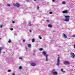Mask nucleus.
<instances>
[{
    "instance_id": "f257e3e1",
    "label": "nucleus",
    "mask_w": 75,
    "mask_h": 75,
    "mask_svg": "<svg viewBox=\"0 0 75 75\" xmlns=\"http://www.w3.org/2000/svg\"><path fill=\"white\" fill-rule=\"evenodd\" d=\"M42 54L44 56H45L46 57V61H48V54H47L46 52L45 51H44L43 52H42Z\"/></svg>"
},
{
    "instance_id": "f03ea898",
    "label": "nucleus",
    "mask_w": 75,
    "mask_h": 75,
    "mask_svg": "<svg viewBox=\"0 0 75 75\" xmlns=\"http://www.w3.org/2000/svg\"><path fill=\"white\" fill-rule=\"evenodd\" d=\"M66 18L64 20V21H66L67 22L68 21H69V18L70 17V16H64Z\"/></svg>"
},
{
    "instance_id": "7ed1b4c3",
    "label": "nucleus",
    "mask_w": 75,
    "mask_h": 75,
    "mask_svg": "<svg viewBox=\"0 0 75 75\" xmlns=\"http://www.w3.org/2000/svg\"><path fill=\"white\" fill-rule=\"evenodd\" d=\"M58 58L57 59V65L58 67L59 66V63H60V60H59V55L58 56Z\"/></svg>"
},
{
    "instance_id": "20e7f679",
    "label": "nucleus",
    "mask_w": 75,
    "mask_h": 75,
    "mask_svg": "<svg viewBox=\"0 0 75 75\" xmlns=\"http://www.w3.org/2000/svg\"><path fill=\"white\" fill-rule=\"evenodd\" d=\"M13 5L15 7H18L19 6H20V4H19L18 3H16V4H15V3H13Z\"/></svg>"
},
{
    "instance_id": "39448f33",
    "label": "nucleus",
    "mask_w": 75,
    "mask_h": 75,
    "mask_svg": "<svg viewBox=\"0 0 75 75\" xmlns=\"http://www.w3.org/2000/svg\"><path fill=\"white\" fill-rule=\"evenodd\" d=\"M55 71V69H53L52 71V73L53 74V75H57L58 73L57 71Z\"/></svg>"
},
{
    "instance_id": "423d86ee",
    "label": "nucleus",
    "mask_w": 75,
    "mask_h": 75,
    "mask_svg": "<svg viewBox=\"0 0 75 75\" xmlns=\"http://www.w3.org/2000/svg\"><path fill=\"white\" fill-rule=\"evenodd\" d=\"M64 65H69L70 63L68 61H65L64 62Z\"/></svg>"
},
{
    "instance_id": "0eeeda50",
    "label": "nucleus",
    "mask_w": 75,
    "mask_h": 75,
    "mask_svg": "<svg viewBox=\"0 0 75 75\" xmlns=\"http://www.w3.org/2000/svg\"><path fill=\"white\" fill-rule=\"evenodd\" d=\"M30 65L32 67H35L36 65V63H30Z\"/></svg>"
},
{
    "instance_id": "6e6552de",
    "label": "nucleus",
    "mask_w": 75,
    "mask_h": 75,
    "mask_svg": "<svg viewBox=\"0 0 75 75\" xmlns=\"http://www.w3.org/2000/svg\"><path fill=\"white\" fill-rule=\"evenodd\" d=\"M71 55L72 56V58H75V54L73 53H71Z\"/></svg>"
},
{
    "instance_id": "1a4fd4ad",
    "label": "nucleus",
    "mask_w": 75,
    "mask_h": 75,
    "mask_svg": "<svg viewBox=\"0 0 75 75\" xmlns=\"http://www.w3.org/2000/svg\"><path fill=\"white\" fill-rule=\"evenodd\" d=\"M68 12V10H64V11H63L62 12L63 13V14H65L66 13H67Z\"/></svg>"
},
{
    "instance_id": "9d476101",
    "label": "nucleus",
    "mask_w": 75,
    "mask_h": 75,
    "mask_svg": "<svg viewBox=\"0 0 75 75\" xmlns=\"http://www.w3.org/2000/svg\"><path fill=\"white\" fill-rule=\"evenodd\" d=\"M28 25L29 27H31V26L32 25V24H31V22H29Z\"/></svg>"
},
{
    "instance_id": "9b49d317",
    "label": "nucleus",
    "mask_w": 75,
    "mask_h": 75,
    "mask_svg": "<svg viewBox=\"0 0 75 75\" xmlns=\"http://www.w3.org/2000/svg\"><path fill=\"white\" fill-rule=\"evenodd\" d=\"M63 36L65 38H67V36L66 35H65V34L63 33Z\"/></svg>"
},
{
    "instance_id": "f8f14e48",
    "label": "nucleus",
    "mask_w": 75,
    "mask_h": 75,
    "mask_svg": "<svg viewBox=\"0 0 75 75\" xmlns=\"http://www.w3.org/2000/svg\"><path fill=\"white\" fill-rule=\"evenodd\" d=\"M48 27H50V28H51L52 27V25H51L50 24H49L48 25Z\"/></svg>"
},
{
    "instance_id": "ddd939ff",
    "label": "nucleus",
    "mask_w": 75,
    "mask_h": 75,
    "mask_svg": "<svg viewBox=\"0 0 75 75\" xmlns=\"http://www.w3.org/2000/svg\"><path fill=\"white\" fill-rule=\"evenodd\" d=\"M31 46V45L30 44H28V47L29 48H30V47Z\"/></svg>"
},
{
    "instance_id": "4468645a",
    "label": "nucleus",
    "mask_w": 75,
    "mask_h": 75,
    "mask_svg": "<svg viewBox=\"0 0 75 75\" xmlns=\"http://www.w3.org/2000/svg\"><path fill=\"white\" fill-rule=\"evenodd\" d=\"M32 42H34L35 41V39H34L33 38V39L32 40Z\"/></svg>"
},
{
    "instance_id": "2eb2a0df",
    "label": "nucleus",
    "mask_w": 75,
    "mask_h": 75,
    "mask_svg": "<svg viewBox=\"0 0 75 75\" xmlns=\"http://www.w3.org/2000/svg\"><path fill=\"white\" fill-rule=\"evenodd\" d=\"M19 69L21 70L22 69V67L21 66H19Z\"/></svg>"
},
{
    "instance_id": "dca6fc26",
    "label": "nucleus",
    "mask_w": 75,
    "mask_h": 75,
    "mask_svg": "<svg viewBox=\"0 0 75 75\" xmlns=\"http://www.w3.org/2000/svg\"><path fill=\"white\" fill-rule=\"evenodd\" d=\"M66 4V3L65 2V1H63L62 2V4Z\"/></svg>"
},
{
    "instance_id": "f3484780",
    "label": "nucleus",
    "mask_w": 75,
    "mask_h": 75,
    "mask_svg": "<svg viewBox=\"0 0 75 75\" xmlns=\"http://www.w3.org/2000/svg\"><path fill=\"white\" fill-rule=\"evenodd\" d=\"M2 50V48H0V54H1V50Z\"/></svg>"
},
{
    "instance_id": "a211bd4d",
    "label": "nucleus",
    "mask_w": 75,
    "mask_h": 75,
    "mask_svg": "<svg viewBox=\"0 0 75 75\" xmlns=\"http://www.w3.org/2000/svg\"><path fill=\"white\" fill-rule=\"evenodd\" d=\"M61 71L62 72H64H64H65V71H63V69H61Z\"/></svg>"
},
{
    "instance_id": "6ab92c4d",
    "label": "nucleus",
    "mask_w": 75,
    "mask_h": 75,
    "mask_svg": "<svg viewBox=\"0 0 75 75\" xmlns=\"http://www.w3.org/2000/svg\"><path fill=\"white\" fill-rule=\"evenodd\" d=\"M43 49L42 48H40L39 49L40 51H42Z\"/></svg>"
},
{
    "instance_id": "aec40b11",
    "label": "nucleus",
    "mask_w": 75,
    "mask_h": 75,
    "mask_svg": "<svg viewBox=\"0 0 75 75\" xmlns=\"http://www.w3.org/2000/svg\"><path fill=\"white\" fill-rule=\"evenodd\" d=\"M46 22H47V23H49V22H50V20H47Z\"/></svg>"
},
{
    "instance_id": "412c9836",
    "label": "nucleus",
    "mask_w": 75,
    "mask_h": 75,
    "mask_svg": "<svg viewBox=\"0 0 75 75\" xmlns=\"http://www.w3.org/2000/svg\"><path fill=\"white\" fill-rule=\"evenodd\" d=\"M8 42H9V43H10V42H11V40L9 39V40L8 41Z\"/></svg>"
},
{
    "instance_id": "4be33fe9",
    "label": "nucleus",
    "mask_w": 75,
    "mask_h": 75,
    "mask_svg": "<svg viewBox=\"0 0 75 75\" xmlns=\"http://www.w3.org/2000/svg\"><path fill=\"white\" fill-rule=\"evenodd\" d=\"M7 71H8V72H11V70H8Z\"/></svg>"
},
{
    "instance_id": "5701e85b",
    "label": "nucleus",
    "mask_w": 75,
    "mask_h": 75,
    "mask_svg": "<svg viewBox=\"0 0 75 75\" xmlns=\"http://www.w3.org/2000/svg\"><path fill=\"white\" fill-rule=\"evenodd\" d=\"M49 14H52V12L51 11L50 12Z\"/></svg>"
},
{
    "instance_id": "b1692460",
    "label": "nucleus",
    "mask_w": 75,
    "mask_h": 75,
    "mask_svg": "<svg viewBox=\"0 0 75 75\" xmlns=\"http://www.w3.org/2000/svg\"><path fill=\"white\" fill-rule=\"evenodd\" d=\"M7 6L8 7H10V5L9 4H7Z\"/></svg>"
},
{
    "instance_id": "393cba45",
    "label": "nucleus",
    "mask_w": 75,
    "mask_h": 75,
    "mask_svg": "<svg viewBox=\"0 0 75 75\" xmlns=\"http://www.w3.org/2000/svg\"><path fill=\"white\" fill-rule=\"evenodd\" d=\"M39 38L40 39H42V37H41L40 36H39Z\"/></svg>"
},
{
    "instance_id": "a878e982",
    "label": "nucleus",
    "mask_w": 75,
    "mask_h": 75,
    "mask_svg": "<svg viewBox=\"0 0 75 75\" xmlns=\"http://www.w3.org/2000/svg\"><path fill=\"white\" fill-rule=\"evenodd\" d=\"M73 38H74V37H75V34H74L73 35Z\"/></svg>"
},
{
    "instance_id": "bb28decb",
    "label": "nucleus",
    "mask_w": 75,
    "mask_h": 75,
    "mask_svg": "<svg viewBox=\"0 0 75 75\" xmlns=\"http://www.w3.org/2000/svg\"><path fill=\"white\" fill-rule=\"evenodd\" d=\"M10 30L11 31H13V28H11Z\"/></svg>"
},
{
    "instance_id": "cd10ccee",
    "label": "nucleus",
    "mask_w": 75,
    "mask_h": 75,
    "mask_svg": "<svg viewBox=\"0 0 75 75\" xmlns=\"http://www.w3.org/2000/svg\"><path fill=\"white\" fill-rule=\"evenodd\" d=\"M19 59H23V58L21 57H19Z\"/></svg>"
},
{
    "instance_id": "c85d7f7f",
    "label": "nucleus",
    "mask_w": 75,
    "mask_h": 75,
    "mask_svg": "<svg viewBox=\"0 0 75 75\" xmlns=\"http://www.w3.org/2000/svg\"><path fill=\"white\" fill-rule=\"evenodd\" d=\"M26 1L27 2H29V1H30L29 0H26Z\"/></svg>"
},
{
    "instance_id": "c756f323",
    "label": "nucleus",
    "mask_w": 75,
    "mask_h": 75,
    "mask_svg": "<svg viewBox=\"0 0 75 75\" xmlns=\"http://www.w3.org/2000/svg\"><path fill=\"white\" fill-rule=\"evenodd\" d=\"M55 0H52V2H55Z\"/></svg>"
},
{
    "instance_id": "7c9ffc66",
    "label": "nucleus",
    "mask_w": 75,
    "mask_h": 75,
    "mask_svg": "<svg viewBox=\"0 0 75 75\" xmlns=\"http://www.w3.org/2000/svg\"><path fill=\"white\" fill-rule=\"evenodd\" d=\"M12 23L13 24H14V23H15V22L14 21H12Z\"/></svg>"
},
{
    "instance_id": "2f4dec72",
    "label": "nucleus",
    "mask_w": 75,
    "mask_h": 75,
    "mask_svg": "<svg viewBox=\"0 0 75 75\" xmlns=\"http://www.w3.org/2000/svg\"><path fill=\"white\" fill-rule=\"evenodd\" d=\"M29 31H30V33H32V31L31 30H30Z\"/></svg>"
},
{
    "instance_id": "473e14b6",
    "label": "nucleus",
    "mask_w": 75,
    "mask_h": 75,
    "mask_svg": "<svg viewBox=\"0 0 75 75\" xmlns=\"http://www.w3.org/2000/svg\"><path fill=\"white\" fill-rule=\"evenodd\" d=\"M2 27H3V25H1L0 26V27H1V28H2Z\"/></svg>"
},
{
    "instance_id": "72a5a7b5",
    "label": "nucleus",
    "mask_w": 75,
    "mask_h": 75,
    "mask_svg": "<svg viewBox=\"0 0 75 75\" xmlns=\"http://www.w3.org/2000/svg\"><path fill=\"white\" fill-rule=\"evenodd\" d=\"M39 8V7L38 6H37V9H38Z\"/></svg>"
},
{
    "instance_id": "f704fd0d",
    "label": "nucleus",
    "mask_w": 75,
    "mask_h": 75,
    "mask_svg": "<svg viewBox=\"0 0 75 75\" xmlns=\"http://www.w3.org/2000/svg\"><path fill=\"white\" fill-rule=\"evenodd\" d=\"M23 42H25V40H23Z\"/></svg>"
},
{
    "instance_id": "c9c22d12",
    "label": "nucleus",
    "mask_w": 75,
    "mask_h": 75,
    "mask_svg": "<svg viewBox=\"0 0 75 75\" xmlns=\"http://www.w3.org/2000/svg\"><path fill=\"white\" fill-rule=\"evenodd\" d=\"M12 75H15V74L13 73V74H12Z\"/></svg>"
},
{
    "instance_id": "e433bc0d",
    "label": "nucleus",
    "mask_w": 75,
    "mask_h": 75,
    "mask_svg": "<svg viewBox=\"0 0 75 75\" xmlns=\"http://www.w3.org/2000/svg\"><path fill=\"white\" fill-rule=\"evenodd\" d=\"M26 50H27V49H28V48H27V47H26Z\"/></svg>"
},
{
    "instance_id": "4c0bfd02",
    "label": "nucleus",
    "mask_w": 75,
    "mask_h": 75,
    "mask_svg": "<svg viewBox=\"0 0 75 75\" xmlns=\"http://www.w3.org/2000/svg\"><path fill=\"white\" fill-rule=\"evenodd\" d=\"M74 48H75V44L74 45Z\"/></svg>"
},
{
    "instance_id": "58836bf2",
    "label": "nucleus",
    "mask_w": 75,
    "mask_h": 75,
    "mask_svg": "<svg viewBox=\"0 0 75 75\" xmlns=\"http://www.w3.org/2000/svg\"><path fill=\"white\" fill-rule=\"evenodd\" d=\"M3 52L4 54H5V52Z\"/></svg>"
},
{
    "instance_id": "ea45409f",
    "label": "nucleus",
    "mask_w": 75,
    "mask_h": 75,
    "mask_svg": "<svg viewBox=\"0 0 75 75\" xmlns=\"http://www.w3.org/2000/svg\"><path fill=\"white\" fill-rule=\"evenodd\" d=\"M34 1H36V0H33Z\"/></svg>"
},
{
    "instance_id": "a19ab883",
    "label": "nucleus",
    "mask_w": 75,
    "mask_h": 75,
    "mask_svg": "<svg viewBox=\"0 0 75 75\" xmlns=\"http://www.w3.org/2000/svg\"><path fill=\"white\" fill-rule=\"evenodd\" d=\"M1 38H0V40H1Z\"/></svg>"
},
{
    "instance_id": "79ce46f5",
    "label": "nucleus",
    "mask_w": 75,
    "mask_h": 75,
    "mask_svg": "<svg viewBox=\"0 0 75 75\" xmlns=\"http://www.w3.org/2000/svg\"><path fill=\"white\" fill-rule=\"evenodd\" d=\"M59 47H60V46H59Z\"/></svg>"
}]
</instances>
